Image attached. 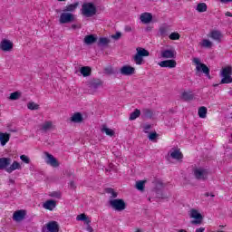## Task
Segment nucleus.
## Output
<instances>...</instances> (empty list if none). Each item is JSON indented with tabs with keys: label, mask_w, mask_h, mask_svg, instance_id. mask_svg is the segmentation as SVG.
<instances>
[{
	"label": "nucleus",
	"mask_w": 232,
	"mask_h": 232,
	"mask_svg": "<svg viewBox=\"0 0 232 232\" xmlns=\"http://www.w3.org/2000/svg\"><path fill=\"white\" fill-rule=\"evenodd\" d=\"M136 54L133 56V61L138 66L144 64V57L150 56V52L142 47L136 48Z\"/></svg>",
	"instance_id": "nucleus-1"
},
{
	"label": "nucleus",
	"mask_w": 232,
	"mask_h": 232,
	"mask_svg": "<svg viewBox=\"0 0 232 232\" xmlns=\"http://www.w3.org/2000/svg\"><path fill=\"white\" fill-rule=\"evenodd\" d=\"M81 12L83 17H93L97 14V7L93 3H84L82 5Z\"/></svg>",
	"instance_id": "nucleus-2"
},
{
	"label": "nucleus",
	"mask_w": 232,
	"mask_h": 232,
	"mask_svg": "<svg viewBox=\"0 0 232 232\" xmlns=\"http://www.w3.org/2000/svg\"><path fill=\"white\" fill-rule=\"evenodd\" d=\"M193 173L197 180H208L209 170L208 169L200 167L194 169Z\"/></svg>",
	"instance_id": "nucleus-3"
},
{
	"label": "nucleus",
	"mask_w": 232,
	"mask_h": 232,
	"mask_svg": "<svg viewBox=\"0 0 232 232\" xmlns=\"http://www.w3.org/2000/svg\"><path fill=\"white\" fill-rule=\"evenodd\" d=\"M189 217L190 218H194V220L191 221V224L193 226H200V224H202L204 220V217L202 216V214H200V212H198V210L195 208L190 209Z\"/></svg>",
	"instance_id": "nucleus-4"
},
{
	"label": "nucleus",
	"mask_w": 232,
	"mask_h": 232,
	"mask_svg": "<svg viewBox=\"0 0 232 232\" xmlns=\"http://www.w3.org/2000/svg\"><path fill=\"white\" fill-rule=\"evenodd\" d=\"M109 204L111 208L114 209V211H124V209H126V202H124V199H111Z\"/></svg>",
	"instance_id": "nucleus-5"
},
{
	"label": "nucleus",
	"mask_w": 232,
	"mask_h": 232,
	"mask_svg": "<svg viewBox=\"0 0 232 232\" xmlns=\"http://www.w3.org/2000/svg\"><path fill=\"white\" fill-rule=\"evenodd\" d=\"M193 63L197 64L196 70L197 72H202L205 73L206 77L211 79V75H209V67L202 63H200V59L194 58Z\"/></svg>",
	"instance_id": "nucleus-6"
},
{
	"label": "nucleus",
	"mask_w": 232,
	"mask_h": 232,
	"mask_svg": "<svg viewBox=\"0 0 232 232\" xmlns=\"http://www.w3.org/2000/svg\"><path fill=\"white\" fill-rule=\"evenodd\" d=\"M232 69L231 67H226L221 72V76L223 77L221 79V84H231L232 82Z\"/></svg>",
	"instance_id": "nucleus-7"
},
{
	"label": "nucleus",
	"mask_w": 232,
	"mask_h": 232,
	"mask_svg": "<svg viewBox=\"0 0 232 232\" xmlns=\"http://www.w3.org/2000/svg\"><path fill=\"white\" fill-rule=\"evenodd\" d=\"M75 21V15L72 13L63 12L60 15V24H68V23H73Z\"/></svg>",
	"instance_id": "nucleus-8"
},
{
	"label": "nucleus",
	"mask_w": 232,
	"mask_h": 232,
	"mask_svg": "<svg viewBox=\"0 0 232 232\" xmlns=\"http://www.w3.org/2000/svg\"><path fill=\"white\" fill-rule=\"evenodd\" d=\"M53 128V121H45L38 126V131H40L41 133H48V131H52Z\"/></svg>",
	"instance_id": "nucleus-9"
},
{
	"label": "nucleus",
	"mask_w": 232,
	"mask_h": 232,
	"mask_svg": "<svg viewBox=\"0 0 232 232\" xmlns=\"http://www.w3.org/2000/svg\"><path fill=\"white\" fill-rule=\"evenodd\" d=\"M0 49L2 52H12L14 50V43L8 39H3L0 42Z\"/></svg>",
	"instance_id": "nucleus-10"
},
{
	"label": "nucleus",
	"mask_w": 232,
	"mask_h": 232,
	"mask_svg": "<svg viewBox=\"0 0 232 232\" xmlns=\"http://www.w3.org/2000/svg\"><path fill=\"white\" fill-rule=\"evenodd\" d=\"M44 155L46 157V160H45L46 164H49L53 168H59V161H57V159H55L53 155L48 152H45Z\"/></svg>",
	"instance_id": "nucleus-11"
},
{
	"label": "nucleus",
	"mask_w": 232,
	"mask_h": 232,
	"mask_svg": "<svg viewBox=\"0 0 232 232\" xmlns=\"http://www.w3.org/2000/svg\"><path fill=\"white\" fill-rule=\"evenodd\" d=\"M88 88L92 91L96 92L101 86H102V81L101 80H92L87 84Z\"/></svg>",
	"instance_id": "nucleus-12"
},
{
	"label": "nucleus",
	"mask_w": 232,
	"mask_h": 232,
	"mask_svg": "<svg viewBox=\"0 0 232 232\" xmlns=\"http://www.w3.org/2000/svg\"><path fill=\"white\" fill-rule=\"evenodd\" d=\"M169 155H170L171 159H174L175 160H182L184 157L182 152H180V150L175 148L169 151Z\"/></svg>",
	"instance_id": "nucleus-13"
},
{
	"label": "nucleus",
	"mask_w": 232,
	"mask_h": 232,
	"mask_svg": "<svg viewBox=\"0 0 232 232\" xmlns=\"http://www.w3.org/2000/svg\"><path fill=\"white\" fill-rule=\"evenodd\" d=\"M120 72L121 75H133L135 73V68L130 65H124L120 69Z\"/></svg>",
	"instance_id": "nucleus-14"
},
{
	"label": "nucleus",
	"mask_w": 232,
	"mask_h": 232,
	"mask_svg": "<svg viewBox=\"0 0 232 232\" xmlns=\"http://www.w3.org/2000/svg\"><path fill=\"white\" fill-rule=\"evenodd\" d=\"M25 217H26L25 210H17L13 215V220H14V222H21V220H24Z\"/></svg>",
	"instance_id": "nucleus-15"
},
{
	"label": "nucleus",
	"mask_w": 232,
	"mask_h": 232,
	"mask_svg": "<svg viewBox=\"0 0 232 232\" xmlns=\"http://www.w3.org/2000/svg\"><path fill=\"white\" fill-rule=\"evenodd\" d=\"M159 66L161 68H175L177 62L175 60H165L159 63Z\"/></svg>",
	"instance_id": "nucleus-16"
},
{
	"label": "nucleus",
	"mask_w": 232,
	"mask_h": 232,
	"mask_svg": "<svg viewBox=\"0 0 232 232\" xmlns=\"http://www.w3.org/2000/svg\"><path fill=\"white\" fill-rule=\"evenodd\" d=\"M43 208L48 209V211H53L54 208H57V201L49 199L44 203Z\"/></svg>",
	"instance_id": "nucleus-17"
},
{
	"label": "nucleus",
	"mask_w": 232,
	"mask_h": 232,
	"mask_svg": "<svg viewBox=\"0 0 232 232\" xmlns=\"http://www.w3.org/2000/svg\"><path fill=\"white\" fill-rule=\"evenodd\" d=\"M45 226L48 232H59V223L57 221H51Z\"/></svg>",
	"instance_id": "nucleus-18"
},
{
	"label": "nucleus",
	"mask_w": 232,
	"mask_h": 232,
	"mask_svg": "<svg viewBox=\"0 0 232 232\" xmlns=\"http://www.w3.org/2000/svg\"><path fill=\"white\" fill-rule=\"evenodd\" d=\"M177 53L175 50H164L161 52V57L163 59H175Z\"/></svg>",
	"instance_id": "nucleus-19"
},
{
	"label": "nucleus",
	"mask_w": 232,
	"mask_h": 232,
	"mask_svg": "<svg viewBox=\"0 0 232 232\" xmlns=\"http://www.w3.org/2000/svg\"><path fill=\"white\" fill-rule=\"evenodd\" d=\"M140 19L143 24H150V22L153 19V15L151 13H143L140 14Z\"/></svg>",
	"instance_id": "nucleus-20"
},
{
	"label": "nucleus",
	"mask_w": 232,
	"mask_h": 232,
	"mask_svg": "<svg viewBox=\"0 0 232 232\" xmlns=\"http://www.w3.org/2000/svg\"><path fill=\"white\" fill-rule=\"evenodd\" d=\"M209 37L214 41H217V43H220L222 41L223 35L220 31L213 30L210 32Z\"/></svg>",
	"instance_id": "nucleus-21"
},
{
	"label": "nucleus",
	"mask_w": 232,
	"mask_h": 232,
	"mask_svg": "<svg viewBox=\"0 0 232 232\" xmlns=\"http://www.w3.org/2000/svg\"><path fill=\"white\" fill-rule=\"evenodd\" d=\"M83 43L87 44L88 46L94 44V43H97V35L95 34H88L84 37Z\"/></svg>",
	"instance_id": "nucleus-22"
},
{
	"label": "nucleus",
	"mask_w": 232,
	"mask_h": 232,
	"mask_svg": "<svg viewBox=\"0 0 232 232\" xmlns=\"http://www.w3.org/2000/svg\"><path fill=\"white\" fill-rule=\"evenodd\" d=\"M12 164V159L10 158H0V169H8V166Z\"/></svg>",
	"instance_id": "nucleus-23"
},
{
	"label": "nucleus",
	"mask_w": 232,
	"mask_h": 232,
	"mask_svg": "<svg viewBox=\"0 0 232 232\" xmlns=\"http://www.w3.org/2000/svg\"><path fill=\"white\" fill-rule=\"evenodd\" d=\"M15 169H23V167L21 166V163L18 161H14L7 169V173H12L13 171H15Z\"/></svg>",
	"instance_id": "nucleus-24"
},
{
	"label": "nucleus",
	"mask_w": 232,
	"mask_h": 232,
	"mask_svg": "<svg viewBox=\"0 0 232 232\" xmlns=\"http://www.w3.org/2000/svg\"><path fill=\"white\" fill-rule=\"evenodd\" d=\"M70 121L71 122H74L76 124L82 122V114H81V112H76L71 117Z\"/></svg>",
	"instance_id": "nucleus-25"
},
{
	"label": "nucleus",
	"mask_w": 232,
	"mask_h": 232,
	"mask_svg": "<svg viewBox=\"0 0 232 232\" xmlns=\"http://www.w3.org/2000/svg\"><path fill=\"white\" fill-rule=\"evenodd\" d=\"M111 43V40H110V38L108 37H100L98 42H97V45L100 47H106L108 46V44Z\"/></svg>",
	"instance_id": "nucleus-26"
},
{
	"label": "nucleus",
	"mask_w": 232,
	"mask_h": 232,
	"mask_svg": "<svg viewBox=\"0 0 232 232\" xmlns=\"http://www.w3.org/2000/svg\"><path fill=\"white\" fill-rule=\"evenodd\" d=\"M10 140V134L0 132L1 146H6V143Z\"/></svg>",
	"instance_id": "nucleus-27"
},
{
	"label": "nucleus",
	"mask_w": 232,
	"mask_h": 232,
	"mask_svg": "<svg viewBox=\"0 0 232 232\" xmlns=\"http://www.w3.org/2000/svg\"><path fill=\"white\" fill-rule=\"evenodd\" d=\"M79 6V2H76L74 4H71L69 5H66L63 9V12H75L77 10V7Z\"/></svg>",
	"instance_id": "nucleus-28"
},
{
	"label": "nucleus",
	"mask_w": 232,
	"mask_h": 232,
	"mask_svg": "<svg viewBox=\"0 0 232 232\" xmlns=\"http://www.w3.org/2000/svg\"><path fill=\"white\" fill-rule=\"evenodd\" d=\"M198 115L200 119H206L208 116V108L201 106L198 108Z\"/></svg>",
	"instance_id": "nucleus-29"
},
{
	"label": "nucleus",
	"mask_w": 232,
	"mask_h": 232,
	"mask_svg": "<svg viewBox=\"0 0 232 232\" xmlns=\"http://www.w3.org/2000/svg\"><path fill=\"white\" fill-rule=\"evenodd\" d=\"M80 72L82 73V75H83V77H90L92 73V69L88 66H84L80 69Z\"/></svg>",
	"instance_id": "nucleus-30"
},
{
	"label": "nucleus",
	"mask_w": 232,
	"mask_h": 232,
	"mask_svg": "<svg viewBox=\"0 0 232 232\" xmlns=\"http://www.w3.org/2000/svg\"><path fill=\"white\" fill-rule=\"evenodd\" d=\"M142 117L143 119H151V117H153V111L150 109H143Z\"/></svg>",
	"instance_id": "nucleus-31"
},
{
	"label": "nucleus",
	"mask_w": 232,
	"mask_h": 232,
	"mask_svg": "<svg viewBox=\"0 0 232 232\" xmlns=\"http://www.w3.org/2000/svg\"><path fill=\"white\" fill-rule=\"evenodd\" d=\"M196 10L199 13L208 12V5H206V3H199L198 4Z\"/></svg>",
	"instance_id": "nucleus-32"
},
{
	"label": "nucleus",
	"mask_w": 232,
	"mask_h": 232,
	"mask_svg": "<svg viewBox=\"0 0 232 232\" xmlns=\"http://www.w3.org/2000/svg\"><path fill=\"white\" fill-rule=\"evenodd\" d=\"M169 31V26L162 25L160 27V35L161 37H166V35H168Z\"/></svg>",
	"instance_id": "nucleus-33"
},
{
	"label": "nucleus",
	"mask_w": 232,
	"mask_h": 232,
	"mask_svg": "<svg viewBox=\"0 0 232 232\" xmlns=\"http://www.w3.org/2000/svg\"><path fill=\"white\" fill-rule=\"evenodd\" d=\"M102 133H106V135H108L109 137H113V135H115V131L108 127H106V125H104L102 129Z\"/></svg>",
	"instance_id": "nucleus-34"
},
{
	"label": "nucleus",
	"mask_w": 232,
	"mask_h": 232,
	"mask_svg": "<svg viewBox=\"0 0 232 232\" xmlns=\"http://www.w3.org/2000/svg\"><path fill=\"white\" fill-rule=\"evenodd\" d=\"M138 117H140V110L135 109L134 111L130 113L129 121H135Z\"/></svg>",
	"instance_id": "nucleus-35"
},
{
	"label": "nucleus",
	"mask_w": 232,
	"mask_h": 232,
	"mask_svg": "<svg viewBox=\"0 0 232 232\" xmlns=\"http://www.w3.org/2000/svg\"><path fill=\"white\" fill-rule=\"evenodd\" d=\"M105 193H108L109 195H111V198H117L118 195L117 192H115V190L111 188H105Z\"/></svg>",
	"instance_id": "nucleus-36"
},
{
	"label": "nucleus",
	"mask_w": 232,
	"mask_h": 232,
	"mask_svg": "<svg viewBox=\"0 0 232 232\" xmlns=\"http://www.w3.org/2000/svg\"><path fill=\"white\" fill-rule=\"evenodd\" d=\"M193 94L191 92H183L181 95V99L183 101H193Z\"/></svg>",
	"instance_id": "nucleus-37"
},
{
	"label": "nucleus",
	"mask_w": 232,
	"mask_h": 232,
	"mask_svg": "<svg viewBox=\"0 0 232 232\" xmlns=\"http://www.w3.org/2000/svg\"><path fill=\"white\" fill-rule=\"evenodd\" d=\"M146 184V181L140 180L136 182L135 188L138 189V191H144V185Z\"/></svg>",
	"instance_id": "nucleus-38"
},
{
	"label": "nucleus",
	"mask_w": 232,
	"mask_h": 232,
	"mask_svg": "<svg viewBox=\"0 0 232 232\" xmlns=\"http://www.w3.org/2000/svg\"><path fill=\"white\" fill-rule=\"evenodd\" d=\"M27 108L28 110L34 111V110H39V104L30 102L27 103Z\"/></svg>",
	"instance_id": "nucleus-39"
},
{
	"label": "nucleus",
	"mask_w": 232,
	"mask_h": 232,
	"mask_svg": "<svg viewBox=\"0 0 232 232\" xmlns=\"http://www.w3.org/2000/svg\"><path fill=\"white\" fill-rule=\"evenodd\" d=\"M201 46H203V48H211V46H213V43L208 39H204L201 43Z\"/></svg>",
	"instance_id": "nucleus-40"
},
{
	"label": "nucleus",
	"mask_w": 232,
	"mask_h": 232,
	"mask_svg": "<svg viewBox=\"0 0 232 232\" xmlns=\"http://www.w3.org/2000/svg\"><path fill=\"white\" fill-rule=\"evenodd\" d=\"M169 39H170V41H179V39H180V34L179 33H171L169 36Z\"/></svg>",
	"instance_id": "nucleus-41"
},
{
	"label": "nucleus",
	"mask_w": 232,
	"mask_h": 232,
	"mask_svg": "<svg viewBox=\"0 0 232 232\" xmlns=\"http://www.w3.org/2000/svg\"><path fill=\"white\" fill-rule=\"evenodd\" d=\"M19 97H21V93L19 92H14L10 94L9 99L11 101H17V99H19Z\"/></svg>",
	"instance_id": "nucleus-42"
},
{
	"label": "nucleus",
	"mask_w": 232,
	"mask_h": 232,
	"mask_svg": "<svg viewBox=\"0 0 232 232\" xmlns=\"http://www.w3.org/2000/svg\"><path fill=\"white\" fill-rule=\"evenodd\" d=\"M86 218H88V217H86V214H80L77 216L76 220L84 222Z\"/></svg>",
	"instance_id": "nucleus-43"
},
{
	"label": "nucleus",
	"mask_w": 232,
	"mask_h": 232,
	"mask_svg": "<svg viewBox=\"0 0 232 232\" xmlns=\"http://www.w3.org/2000/svg\"><path fill=\"white\" fill-rule=\"evenodd\" d=\"M111 39H114L115 41H119L121 37H122V34L121 32H117L115 34H112Z\"/></svg>",
	"instance_id": "nucleus-44"
},
{
	"label": "nucleus",
	"mask_w": 232,
	"mask_h": 232,
	"mask_svg": "<svg viewBox=\"0 0 232 232\" xmlns=\"http://www.w3.org/2000/svg\"><path fill=\"white\" fill-rule=\"evenodd\" d=\"M20 159L23 162H24L25 164H30V158H28V156L26 155H21Z\"/></svg>",
	"instance_id": "nucleus-45"
},
{
	"label": "nucleus",
	"mask_w": 232,
	"mask_h": 232,
	"mask_svg": "<svg viewBox=\"0 0 232 232\" xmlns=\"http://www.w3.org/2000/svg\"><path fill=\"white\" fill-rule=\"evenodd\" d=\"M157 137H159V134H157V132H150L149 134V140H155Z\"/></svg>",
	"instance_id": "nucleus-46"
},
{
	"label": "nucleus",
	"mask_w": 232,
	"mask_h": 232,
	"mask_svg": "<svg viewBox=\"0 0 232 232\" xmlns=\"http://www.w3.org/2000/svg\"><path fill=\"white\" fill-rule=\"evenodd\" d=\"M50 197L54 198H61V192L53 191L50 194Z\"/></svg>",
	"instance_id": "nucleus-47"
},
{
	"label": "nucleus",
	"mask_w": 232,
	"mask_h": 232,
	"mask_svg": "<svg viewBox=\"0 0 232 232\" xmlns=\"http://www.w3.org/2000/svg\"><path fill=\"white\" fill-rule=\"evenodd\" d=\"M143 128H144V130H145V133H148V130H150V129H151V125L146 124Z\"/></svg>",
	"instance_id": "nucleus-48"
},
{
	"label": "nucleus",
	"mask_w": 232,
	"mask_h": 232,
	"mask_svg": "<svg viewBox=\"0 0 232 232\" xmlns=\"http://www.w3.org/2000/svg\"><path fill=\"white\" fill-rule=\"evenodd\" d=\"M124 31L125 32H131V26L126 25L125 28H124Z\"/></svg>",
	"instance_id": "nucleus-49"
},
{
	"label": "nucleus",
	"mask_w": 232,
	"mask_h": 232,
	"mask_svg": "<svg viewBox=\"0 0 232 232\" xmlns=\"http://www.w3.org/2000/svg\"><path fill=\"white\" fill-rule=\"evenodd\" d=\"M159 198H169V197L168 195L165 194H161V196L158 195Z\"/></svg>",
	"instance_id": "nucleus-50"
},
{
	"label": "nucleus",
	"mask_w": 232,
	"mask_h": 232,
	"mask_svg": "<svg viewBox=\"0 0 232 232\" xmlns=\"http://www.w3.org/2000/svg\"><path fill=\"white\" fill-rule=\"evenodd\" d=\"M204 231H206V228L202 227L196 229V232H204Z\"/></svg>",
	"instance_id": "nucleus-51"
},
{
	"label": "nucleus",
	"mask_w": 232,
	"mask_h": 232,
	"mask_svg": "<svg viewBox=\"0 0 232 232\" xmlns=\"http://www.w3.org/2000/svg\"><path fill=\"white\" fill-rule=\"evenodd\" d=\"M86 229H87V231H89V232H93V227H92L90 225H87Z\"/></svg>",
	"instance_id": "nucleus-52"
},
{
	"label": "nucleus",
	"mask_w": 232,
	"mask_h": 232,
	"mask_svg": "<svg viewBox=\"0 0 232 232\" xmlns=\"http://www.w3.org/2000/svg\"><path fill=\"white\" fill-rule=\"evenodd\" d=\"M84 222H85V224H87V226H90V224L92 223V220H90V218H86Z\"/></svg>",
	"instance_id": "nucleus-53"
},
{
	"label": "nucleus",
	"mask_w": 232,
	"mask_h": 232,
	"mask_svg": "<svg viewBox=\"0 0 232 232\" xmlns=\"http://www.w3.org/2000/svg\"><path fill=\"white\" fill-rule=\"evenodd\" d=\"M220 3H232V0H219Z\"/></svg>",
	"instance_id": "nucleus-54"
},
{
	"label": "nucleus",
	"mask_w": 232,
	"mask_h": 232,
	"mask_svg": "<svg viewBox=\"0 0 232 232\" xmlns=\"http://www.w3.org/2000/svg\"><path fill=\"white\" fill-rule=\"evenodd\" d=\"M70 187H71V188H75V182L71 181V182H70Z\"/></svg>",
	"instance_id": "nucleus-55"
},
{
	"label": "nucleus",
	"mask_w": 232,
	"mask_h": 232,
	"mask_svg": "<svg viewBox=\"0 0 232 232\" xmlns=\"http://www.w3.org/2000/svg\"><path fill=\"white\" fill-rule=\"evenodd\" d=\"M226 15H227V17H232L231 12H227V13H226Z\"/></svg>",
	"instance_id": "nucleus-56"
},
{
	"label": "nucleus",
	"mask_w": 232,
	"mask_h": 232,
	"mask_svg": "<svg viewBox=\"0 0 232 232\" xmlns=\"http://www.w3.org/2000/svg\"><path fill=\"white\" fill-rule=\"evenodd\" d=\"M9 183H10V184H14V183H15V180H14V179H9Z\"/></svg>",
	"instance_id": "nucleus-57"
},
{
	"label": "nucleus",
	"mask_w": 232,
	"mask_h": 232,
	"mask_svg": "<svg viewBox=\"0 0 232 232\" xmlns=\"http://www.w3.org/2000/svg\"><path fill=\"white\" fill-rule=\"evenodd\" d=\"M209 192L205 193V197H209Z\"/></svg>",
	"instance_id": "nucleus-58"
},
{
	"label": "nucleus",
	"mask_w": 232,
	"mask_h": 232,
	"mask_svg": "<svg viewBox=\"0 0 232 232\" xmlns=\"http://www.w3.org/2000/svg\"><path fill=\"white\" fill-rule=\"evenodd\" d=\"M135 232H142V230L138 228Z\"/></svg>",
	"instance_id": "nucleus-59"
},
{
	"label": "nucleus",
	"mask_w": 232,
	"mask_h": 232,
	"mask_svg": "<svg viewBox=\"0 0 232 232\" xmlns=\"http://www.w3.org/2000/svg\"><path fill=\"white\" fill-rule=\"evenodd\" d=\"M106 171H111V169H106Z\"/></svg>",
	"instance_id": "nucleus-60"
},
{
	"label": "nucleus",
	"mask_w": 232,
	"mask_h": 232,
	"mask_svg": "<svg viewBox=\"0 0 232 232\" xmlns=\"http://www.w3.org/2000/svg\"><path fill=\"white\" fill-rule=\"evenodd\" d=\"M211 197H215V194H210Z\"/></svg>",
	"instance_id": "nucleus-61"
},
{
	"label": "nucleus",
	"mask_w": 232,
	"mask_h": 232,
	"mask_svg": "<svg viewBox=\"0 0 232 232\" xmlns=\"http://www.w3.org/2000/svg\"><path fill=\"white\" fill-rule=\"evenodd\" d=\"M57 1L63 2V1H66V0H57Z\"/></svg>",
	"instance_id": "nucleus-62"
},
{
	"label": "nucleus",
	"mask_w": 232,
	"mask_h": 232,
	"mask_svg": "<svg viewBox=\"0 0 232 232\" xmlns=\"http://www.w3.org/2000/svg\"><path fill=\"white\" fill-rule=\"evenodd\" d=\"M72 28H75V25H72Z\"/></svg>",
	"instance_id": "nucleus-63"
}]
</instances>
